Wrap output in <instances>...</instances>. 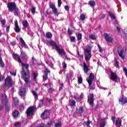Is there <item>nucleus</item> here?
<instances>
[{
	"label": "nucleus",
	"instance_id": "f257e3e1",
	"mask_svg": "<svg viewBox=\"0 0 127 127\" xmlns=\"http://www.w3.org/2000/svg\"><path fill=\"white\" fill-rule=\"evenodd\" d=\"M21 63L22 68L21 75L26 84H27V83L29 82V74L28 73V67H29V65L27 64L22 63V62Z\"/></svg>",
	"mask_w": 127,
	"mask_h": 127
},
{
	"label": "nucleus",
	"instance_id": "f03ea898",
	"mask_svg": "<svg viewBox=\"0 0 127 127\" xmlns=\"http://www.w3.org/2000/svg\"><path fill=\"white\" fill-rule=\"evenodd\" d=\"M49 44L52 46L53 48H54L56 51H57L58 53H59V55L62 56V55H66V52L63 49H60V48L56 45V42L54 41H51L49 42Z\"/></svg>",
	"mask_w": 127,
	"mask_h": 127
},
{
	"label": "nucleus",
	"instance_id": "7ed1b4c3",
	"mask_svg": "<svg viewBox=\"0 0 127 127\" xmlns=\"http://www.w3.org/2000/svg\"><path fill=\"white\" fill-rule=\"evenodd\" d=\"M88 48L84 50V52L85 60L86 61L87 64L89 66V65H90V64H89V63L88 64V61H89L90 59H91V57H92V55L91 54V49L93 48V47L88 46Z\"/></svg>",
	"mask_w": 127,
	"mask_h": 127
},
{
	"label": "nucleus",
	"instance_id": "20e7f679",
	"mask_svg": "<svg viewBox=\"0 0 127 127\" xmlns=\"http://www.w3.org/2000/svg\"><path fill=\"white\" fill-rule=\"evenodd\" d=\"M94 79H95V77H94V74L93 73H90L89 77L86 78V81L89 84V88L90 89H93V87H92V83L93 81H94Z\"/></svg>",
	"mask_w": 127,
	"mask_h": 127
},
{
	"label": "nucleus",
	"instance_id": "39448f33",
	"mask_svg": "<svg viewBox=\"0 0 127 127\" xmlns=\"http://www.w3.org/2000/svg\"><path fill=\"white\" fill-rule=\"evenodd\" d=\"M7 7L8 8L9 11L12 12L14 9L16 8L17 7H16V4H15V2H10V3H8Z\"/></svg>",
	"mask_w": 127,
	"mask_h": 127
},
{
	"label": "nucleus",
	"instance_id": "423d86ee",
	"mask_svg": "<svg viewBox=\"0 0 127 127\" xmlns=\"http://www.w3.org/2000/svg\"><path fill=\"white\" fill-rule=\"evenodd\" d=\"M94 101H95V99H94V94H90L88 96V102L89 105H90V106H91V107L94 106Z\"/></svg>",
	"mask_w": 127,
	"mask_h": 127
},
{
	"label": "nucleus",
	"instance_id": "0eeeda50",
	"mask_svg": "<svg viewBox=\"0 0 127 127\" xmlns=\"http://www.w3.org/2000/svg\"><path fill=\"white\" fill-rule=\"evenodd\" d=\"M5 86H7V87H11V85H12V80L11 79V77L7 76L6 78L5 79Z\"/></svg>",
	"mask_w": 127,
	"mask_h": 127
},
{
	"label": "nucleus",
	"instance_id": "6e6552de",
	"mask_svg": "<svg viewBox=\"0 0 127 127\" xmlns=\"http://www.w3.org/2000/svg\"><path fill=\"white\" fill-rule=\"evenodd\" d=\"M27 117L32 116L33 113H34V107H29L26 112Z\"/></svg>",
	"mask_w": 127,
	"mask_h": 127
},
{
	"label": "nucleus",
	"instance_id": "1a4fd4ad",
	"mask_svg": "<svg viewBox=\"0 0 127 127\" xmlns=\"http://www.w3.org/2000/svg\"><path fill=\"white\" fill-rule=\"evenodd\" d=\"M119 102L121 105H126V104H127V98L126 96L122 95L119 99Z\"/></svg>",
	"mask_w": 127,
	"mask_h": 127
},
{
	"label": "nucleus",
	"instance_id": "9d476101",
	"mask_svg": "<svg viewBox=\"0 0 127 127\" xmlns=\"http://www.w3.org/2000/svg\"><path fill=\"white\" fill-rule=\"evenodd\" d=\"M49 115H50V113L49 110L45 111L42 115L41 118L43 119V120H45V119H47L49 118Z\"/></svg>",
	"mask_w": 127,
	"mask_h": 127
},
{
	"label": "nucleus",
	"instance_id": "9b49d317",
	"mask_svg": "<svg viewBox=\"0 0 127 127\" xmlns=\"http://www.w3.org/2000/svg\"><path fill=\"white\" fill-rule=\"evenodd\" d=\"M103 35L104 36V38L107 42H113V38L110 37V35L108 33H105Z\"/></svg>",
	"mask_w": 127,
	"mask_h": 127
},
{
	"label": "nucleus",
	"instance_id": "f8f14e48",
	"mask_svg": "<svg viewBox=\"0 0 127 127\" xmlns=\"http://www.w3.org/2000/svg\"><path fill=\"white\" fill-rule=\"evenodd\" d=\"M13 58L18 62V63H21V59H20V56L17 55V54H13Z\"/></svg>",
	"mask_w": 127,
	"mask_h": 127
},
{
	"label": "nucleus",
	"instance_id": "ddd939ff",
	"mask_svg": "<svg viewBox=\"0 0 127 127\" xmlns=\"http://www.w3.org/2000/svg\"><path fill=\"white\" fill-rule=\"evenodd\" d=\"M48 73H50V70L48 69V68H46L44 72V75L43 76V79L45 81H46V80H47V74H48Z\"/></svg>",
	"mask_w": 127,
	"mask_h": 127
},
{
	"label": "nucleus",
	"instance_id": "4468645a",
	"mask_svg": "<svg viewBox=\"0 0 127 127\" xmlns=\"http://www.w3.org/2000/svg\"><path fill=\"white\" fill-rule=\"evenodd\" d=\"M1 101L2 103H4L8 102L6 95H5V94H3L2 95L1 97Z\"/></svg>",
	"mask_w": 127,
	"mask_h": 127
},
{
	"label": "nucleus",
	"instance_id": "2eb2a0df",
	"mask_svg": "<svg viewBox=\"0 0 127 127\" xmlns=\"http://www.w3.org/2000/svg\"><path fill=\"white\" fill-rule=\"evenodd\" d=\"M111 79L113 80V81H114V82H116V81H117V79H118V76H117V74L112 71L111 72Z\"/></svg>",
	"mask_w": 127,
	"mask_h": 127
},
{
	"label": "nucleus",
	"instance_id": "dca6fc26",
	"mask_svg": "<svg viewBox=\"0 0 127 127\" xmlns=\"http://www.w3.org/2000/svg\"><path fill=\"white\" fill-rule=\"evenodd\" d=\"M14 23H15V31H16V32H20V29L18 26V22H17V20H15L14 21Z\"/></svg>",
	"mask_w": 127,
	"mask_h": 127
},
{
	"label": "nucleus",
	"instance_id": "f3484780",
	"mask_svg": "<svg viewBox=\"0 0 127 127\" xmlns=\"http://www.w3.org/2000/svg\"><path fill=\"white\" fill-rule=\"evenodd\" d=\"M5 110L6 112H9L10 111V104H9V103L8 101L7 102H5Z\"/></svg>",
	"mask_w": 127,
	"mask_h": 127
},
{
	"label": "nucleus",
	"instance_id": "a211bd4d",
	"mask_svg": "<svg viewBox=\"0 0 127 127\" xmlns=\"http://www.w3.org/2000/svg\"><path fill=\"white\" fill-rule=\"evenodd\" d=\"M20 41L21 43V47H24V48H27V45H26L25 42H24V40H23L22 38H20Z\"/></svg>",
	"mask_w": 127,
	"mask_h": 127
},
{
	"label": "nucleus",
	"instance_id": "6ab92c4d",
	"mask_svg": "<svg viewBox=\"0 0 127 127\" xmlns=\"http://www.w3.org/2000/svg\"><path fill=\"white\" fill-rule=\"evenodd\" d=\"M76 112L78 114H83L84 113V109L83 106H80L78 108H76Z\"/></svg>",
	"mask_w": 127,
	"mask_h": 127
},
{
	"label": "nucleus",
	"instance_id": "aec40b11",
	"mask_svg": "<svg viewBox=\"0 0 127 127\" xmlns=\"http://www.w3.org/2000/svg\"><path fill=\"white\" fill-rule=\"evenodd\" d=\"M83 70L85 74H87L89 71V67L85 63H83Z\"/></svg>",
	"mask_w": 127,
	"mask_h": 127
},
{
	"label": "nucleus",
	"instance_id": "412c9836",
	"mask_svg": "<svg viewBox=\"0 0 127 127\" xmlns=\"http://www.w3.org/2000/svg\"><path fill=\"white\" fill-rule=\"evenodd\" d=\"M116 125L117 127H120L122 126V120L120 118L116 119Z\"/></svg>",
	"mask_w": 127,
	"mask_h": 127
},
{
	"label": "nucleus",
	"instance_id": "4be33fe9",
	"mask_svg": "<svg viewBox=\"0 0 127 127\" xmlns=\"http://www.w3.org/2000/svg\"><path fill=\"white\" fill-rule=\"evenodd\" d=\"M13 10H14V14L16 16H18V15H19V14H20V12L19 11V9H18V8H17V7L16 8H15Z\"/></svg>",
	"mask_w": 127,
	"mask_h": 127
},
{
	"label": "nucleus",
	"instance_id": "5701e85b",
	"mask_svg": "<svg viewBox=\"0 0 127 127\" xmlns=\"http://www.w3.org/2000/svg\"><path fill=\"white\" fill-rule=\"evenodd\" d=\"M83 98H84V93H81L79 98H77L75 96L74 97V99H75V100H76L77 102H79L81 101V100H82V99H83Z\"/></svg>",
	"mask_w": 127,
	"mask_h": 127
},
{
	"label": "nucleus",
	"instance_id": "b1692460",
	"mask_svg": "<svg viewBox=\"0 0 127 127\" xmlns=\"http://www.w3.org/2000/svg\"><path fill=\"white\" fill-rule=\"evenodd\" d=\"M119 55L120 57H121L123 59L125 58V57H124V54L125 53V51L124 50H121L120 51L118 52Z\"/></svg>",
	"mask_w": 127,
	"mask_h": 127
},
{
	"label": "nucleus",
	"instance_id": "393cba45",
	"mask_svg": "<svg viewBox=\"0 0 127 127\" xmlns=\"http://www.w3.org/2000/svg\"><path fill=\"white\" fill-rule=\"evenodd\" d=\"M53 35H52V33L51 32H48L46 34V38H48V39H51L52 38V36Z\"/></svg>",
	"mask_w": 127,
	"mask_h": 127
},
{
	"label": "nucleus",
	"instance_id": "a878e982",
	"mask_svg": "<svg viewBox=\"0 0 127 127\" xmlns=\"http://www.w3.org/2000/svg\"><path fill=\"white\" fill-rule=\"evenodd\" d=\"M12 115L14 118H17L19 115V112H18V111L15 110L13 112Z\"/></svg>",
	"mask_w": 127,
	"mask_h": 127
},
{
	"label": "nucleus",
	"instance_id": "bb28decb",
	"mask_svg": "<svg viewBox=\"0 0 127 127\" xmlns=\"http://www.w3.org/2000/svg\"><path fill=\"white\" fill-rule=\"evenodd\" d=\"M69 106L71 107H76V101L75 100H69Z\"/></svg>",
	"mask_w": 127,
	"mask_h": 127
},
{
	"label": "nucleus",
	"instance_id": "cd10ccee",
	"mask_svg": "<svg viewBox=\"0 0 127 127\" xmlns=\"http://www.w3.org/2000/svg\"><path fill=\"white\" fill-rule=\"evenodd\" d=\"M100 127H105L106 126V120L102 119L100 124Z\"/></svg>",
	"mask_w": 127,
	"mask_h": 127
},
{
	"label": "nucleus",
	"instance_id": "c85d7f7f",
	"mask_svg": "<svg viewBox=\"0 0 127 127\" xmlns=\"http://www.w3.org/2000/svg\"><path fill=\"white\" fill-rule=\"evenodd\" d=\"M88 4H89L90 6H92V7H94V6L96 5V2L94 0H91L88 2Z\"/></svg>",
	"mask_w": 127,
	"mask_h": 127
},
{
	"label": "nucleus",
	"instance_id": "c756f323",
	"mask_svg": "<svg viewBox=\"0 0 127 127\" xmlns=\"http://www.w3.org/2000/svg\"><path fill=\"white\" fill-rule=\"evenodd\" d=\"M25 93V89L24 88H21L19 90V94L20 96H23Z\"/></svg>",
	"mask_w": 127,
	"mask_h": 127
},
{
	"label": "nucleus",
	"instance_id": "7c9ffc66",
	"mask_svg": "<svg viewBox=\"0 0 127 127\" xmlns=\"http://www.w3.org/2000/svg\"><path fill=\"white\" fill-rule=\"evenodd\" d=\"M13 104L15 106H17V105H18V99H17V98L15 97L13 98Z\"/></svg>",
	"mask_w": 127,
	"mask_h": 127
},
{
	"label": "nucleus",
	"instance_id": "2f4dec72",
	"mask_svg": "<svg viewBox=\"0 0 127 127\" xmlns=\"http://www.w3.org/2000/svg\"><path fill=\"white\" fill-rule=\"evenodd\" d=\"M76 37L78 41L82 40V34L81 33L76 34Z\"/></svg>",
	"mask_w": 127,
	"mask_h": 127
},
{
	"label": "nucleus",
	"instance_id": "473e14b6",
	"mask_svg": "<svg viewBox=\"0 0 127 127\" xmlns=\"http://www.w3.org/2000/svg\"><path fill=\"white\" fill-rule=\"evenodd\" d=\"M22 24L24 27H27L28 26V22H27V20H25L22 22Z\"/></svg>",
	"mask_w": 127,
	"mask_h": 127
},
{
	"label": "nucleus",
	"instance_id": "72a5a7b5",
	"mask_svg": "<svg viewBox=\"0 0 127 127\" xmlns=\"http://www.w3.org/2000/svg\"><path fill=\"white\" fill-rule=\"evenodd\" d=\"M83 82V78H82V76H78V84H82Z\"/></svg>",
	"mask_w": 127,
	"mask_h": 127
},
{
	"label": "nucleus",
	"instance_id": "f704fd0d",
	"mask_svg": "<svg viewBox=\"0 0 127 127\" xmlns=\"http://www.w3.org/2000/svg\"><path fill=\"white\" fill-rule=\"evenodd\" d=\"M52 10H53V12L54 13V14L55 15H57V16H58V14L57 13L58 12L57 8L56 7L54 8V9H52Z\"/></svg>",
	"mask_w": 127,
	"mask_h": 127
},
{
	"label": "nucleus",
	"instance_id": "c9c22d12",
	"mask_svg": "<svg viewBox=\"0 0 127 127\" xmlns=\"http://www.w3.org/2000/svg\"><path fill=\"white\" fill-rule=\"evenodd\" d=\"M109 14L111 17L112 19H116V16H115V15H114L113 13L109 12Z\"/></svg>",
	"mask_w": 127,
	"mask_h": 127
},
{
	"label": "nucleus",
	"instance_id": "e433bc0d",
	"mask_svg": "<svg viewBox=\"0 0 127 127\" xmlns=\"http://www.w3.org/2000/svg\"><path fill=\"white\" fill-rule=\"evenodd\" d=\"M32 93L33 96H34L35 99H37V98L38 97V94H37V93H36L35 91L33 90L32 91Z\"/></svg>",
	"mask_w": 127,
	"mask_h": 127
},
{
	"label": "nucleus",
	"instance_id": "4c0bfd02",
	"mask_svg": "<svg viewBox=\"0 0 127 127\" xmlns=\"http://www.w3.org/2000/svg\"><path fill=\"white\" fill-rule=\"evenodd\" d=\"M33 75H34V81H36V80L37 79V76H38V73H37V72H34Z\"/></svg>",
	"mask_w": 127,
	"mask_h": 127
},
{
	"label": "nucleus",
	"instance_id": "58836bf2",
	"mask_svg": "<svg viewBox=\"0 0 127 127\" xmlns=\"http://www.w3.org/2000/svg\"><path fill=\"white\" fill-rule=\"evenodd\" d=\"M0 65L1 67H3V66H4V64L3 63V62H2V60L1 59V57H0Z\"/></svg>",
	"mask_w": 127,
	"mask_h": 127
},
{
	"label": "nucleus",
	"instance_id": "ea45409f",
	"mask_svg": "<svg viewBox=\"0 0 127 127\" xmlns=\"http://www.w3.org/2000/svg\"><path fill=\"white\" fill-rule=\"evenodd\" d=\"M50 7L52 8V9H53L55 8L56 7H55V4H54L53 3L51 2L50 3Z\"/></svg>",
	"mask_w": 127,
	"mask_h": 127
},
{
	"label": "nucleus",
	"instance_id": "a19ab883",
	"mask_svg": "<svg viewBox=\"0 0 127 127\" xmlns=\"http://www.w3.org/2000/svg\"><path fill=\"white\" fill-rule=\"evenodd\" d=\"M62 126L61 122H58L55 124V127H61Z\"/></svg>",
	"mask_w": 127,
	"mask_h": 127
},
{
	"label": "nucleus",
	"instance_id": "79ce46f5",
	"mask_svg": "<svg viewBox=\"0 0 127 127\" xmlns=\"http://www.w3.org/2000/svg\"><path fill=\"white\" fill-rule=\"evenodd\" d=\"M85 18H86V15L84 14L80 15V19L83 21V20H85Z\"/></svg>",
	"mask_w": 127,
	"mask_h": 127
},
{
	"label": "nucleus",
	"instance_id": "37998d69",
	"mask_svg": "<svg viewBox=\"0 0 127 127\" xmlns=\"http://www.w3.org/2000/svg\"><path fill=\"white\" fill-rule=\"evenodd\" d=\"M70 40L71 42H75V40H76V38L74 36H71L70 37Z\"/></svg>",
	"mask_w": 127,
	"mask_h": 127
},
{
	"label": "nucleus",
	"instance_id": "c03bdc74",
	"mask_svg": "<svg viewBox=\"0 0 127 127\" xmlns=\"http://www.w3.org/2000/svg\"><path fill=\"white\" fill-rule=\"evenodd\" d=\"M62 65L64 69H66V68H67V64L65 63V62L63 63Z\"/></svg>",
	"mask_w": 127,
	"mask_h": 127
},
{
	"label": "nucleus",
	"instance_id": "a18cd8bd",
	"mask_svg": "<svg viewBox=\"0 0 127 127\" xmlns=\"http://www.w3.org/2000/svg\"><path fill=\"white\" fill-rule=\"evenodd\" d=\"M5 22H6V21H5V20H4V19L1 20L0 21V23L2 24V26H4V25H5Z\"/></svg>",
	"mask_w": 127,
	"mask_h": 127
},
{
	"label": "nucleus",
	"instance_id": "49530a36",
	"mask_svg": "<svg viewBox=\"0 0 127 127\" xmlns=\"http://www.w3.org/2000/svg\"><path fill=\"white\" fill-rule=\"evenodd\" d=\"M58 3L59 7H60L61 4H62V1L61 0H58Z\"/></svg>",
	"mask_w": 127,
	"mask_h": 127
},
{
	"label": "nucleus",
	"instance_id": "de8ad7c7",
	"mask_svg": "<svg viewBox=\"0 0 127 127\" xmlns=\"http://www.w3.org/2000/svg\"><path fill=\"white\" fill-rule=\"evenodd\" d=\"M89 38L91 39H93V40L96 39V36H95V35H90L89 36Z\"/></svg>",
	"mask_w": 127,
	"mask_h": 127
},
{
	"label": "nucleus",
	"instance_id": "09e8293b",
	"mask_svg": "<svg viewBox=\"0 0 127 127\" xmlns=\"http://www.w3.org/2000/svg\"><path fill=\"white\" fill-rule=\"evenodd\" d=\"M15 127H20V122H17L15 124Z\"/></svg>",
	"mask_w": 127,
	"mask_h": 127
},
{
	"label": "nucleus",
	"instance_id": "8fccbe9b",
	"mask_svg": "<svg viewBox=\"0 0 127 127\" xmlns=\"http://www.w3.org/2000/svg\"><path fill=\"white\" fill-rule=\"evenodd\" d=\"M119 62L116 61L115 62V67H117V68H119Z\"/></svg>",
	"mask_w": 127,
	"mask_h": 127
},
{
	"label": "nucleus",
	"instance_id": "3c124183",
	"mask_svg": "<svg viewBox=\"0 0 127 127\" xmlns=\"http://www.w3.org/2000/svg\"><path fill=\"white\" fill-rule=\"evenodd\" d=\"M32 62L33 63V64H35L36 63V60L34 59V58H32Z\"/></svg>",
	"mask_w": 127,
	"mask_h": 127
},
{
	"label": "nucleus",
	"instance_id": "603ef678",
	"mask_svg": "<svg viewBox=\"0 0 127 127\" xmlns=\"http://www.w3.org/2000/svg\"><path fill=\"white\" fill-rule=\"evenodd\" d=\"M31 12L33 13V14H34L35 13V8L33 7L31 9Z\"/></svg>",
	"mask_w": 127,
	"mask_h": 127
},
{
	"label": "nucleus",
	"instance_id": "864d4df0",
	"mask_svg": "<svg viewBox=\"0 0 127 127\" xmlns=\"http://www.w3.org/2000/svg\"><path fill=\"white\" fill-rule=\"evenodd\" d=\"M98 48H99V51L100 52H102V51H103V49H102V48L100 46L99 44L97 45Z\"/></svg>",
	"mask_w": 127,
	"mask_h": 127
},
{
	"label": "nucleus",
	"instance_id": "5fc2aeb1",
	"mask_svg": "<svg viewBox=\"0 0 127 127\" xmlns=\"http://www.w3.org/2000/svg\"><path fill=\"white\" fill-rule=\"evenodd\" d=\"M64 9L66 10V11H69V6H68V5L65 6Z\"/></svg>",
	"mask_w": 127,
	"mask_h": 127
},
{
	"label": "nucleus",
	"instance_id": "6e6d98bb",
	"mask_svg": "<svg viewBox=\"0 0 127 127\" xmlns=\"http://www.w3.org/2000/svg\"><path fill=\"white\" fill-rule=\"evenodd\" d=\"M4 78L3 76H1L0 73V82H1V81H3Z\"/></svg>",
	"mask_w": 127,
	"mask_h": 127
},
{
	"label": "nucleus",
	"instance_id": "4d7b16f0",
	"mask_svg": "<svg viewBox=\"0 0 127 127\" xmlns=\"http://www.w3.org/2000/svg\"><path fill=\"white\" fill-rule=\"evenodd\" d=\"M20 110H21V111H23V110H24V106H23V105H20Z\"/></svg>",
	"mask_w": 127,
	"mask_h": 127
},
{
	"label": "nucleus",
	"instance_id": "13d9d810",
	"mask_svg": "<svg viewBox=\"0 0 127 127\" xmlns=\"http://www.w3.org/2000/svg\"><path fill=\"white\" fill-rule=\"evenodd\" d=\"M90 124H91V122L90 121H87L86 122V126L87 127H89V126H90Z\"/></svg>",
	"mask_w": 127,
	"mask_h": 127
},
{
	"label": "nucleus",
	"instance_id": "bf43d9fd",
	"mask_svg": "<svg viewBox=\"0 0 127 127\" xmlns=\"http://www.w3.org/2000/svg\"><path fill=\"white\" fill-rule=\"evenodd\" d=\"M63 87H64V84L63 83H61V86L60 87V90H62V89H63Z\"/></svg>",
	"mask_w": 127,
	"mask_h": 127
},
{
	"label": "nucleus",
	"instance_id": "052dcab7",
	"mask_svg": "<svg viewBox=\"0 0 127 127\" xmlns=\"http://www.w3.org/2000/svg\"><path fill=\"white\" fill-rule=\"evenodd\" d=\"M11 75H12L13 76H16V72H10Z\"/></svg>",
	"mask_w": 127,
	"mask_h": 127
},
{
	"label": "nucleus",
	"instance_id": "680f3d73",
	"mask_svg": "<svg viewBox=\"0 0 127 127\" xmlns=\"http://www.w3.org/2000/svg\"><path fill=\"white\" fill-rule=\"evenodd\" d=\"M21 56H23V57H26V55L25 54V52L21 53Z\"/></svg>",
	"mask_w": 127,
	"mask_h": 127
},
{
	"label": "nucleus",
	"instance_id": "e2e57ef3",
	"mask_svg": "<svg viewBox=\"0 0 127 127\" xmlns=\"http://www.w3.org/2000/svg\"><path fill=\"white\" fill-rule=\"evenodd\" d=\"M52 125V122L51 121H49L48 123V127H50V126H51Z\"/></svg>",
	"mask_w": 127,
	"mask_h": 127
},
{
	"label": "nucleus",
	"instance_id": "0e129e2a",
	"mask_svg": "<svg viewBox=\"0 0 127 127\" xmlns=\"http://www.w3.org/2000/svg\"><path fill=\"white\" fill-rule=\"evenodd\" d=\"M47 101H48V102H49V103H50V102H51V101H52V99H51V98H47Z\"/></svg>",
	"mask_w": 127,
	"mask_h": 127
},
{
	"label": "nucleus",
	"instance_id": "69168bd1",
	"mask_svg": "<svg viewBox=\"0 0 127 127\" xmlns=\"http://www.w3.org/2000/svg\"><path fill=\"white\" fill-rule=\"evenodd\" d=\"M38 127H45L44 124H41V125H39Z\"/></svg>",
	"mask_w": 127,
	"mask_h": 127
},
{
	"label": "nucleus",
	"instance_id": "338daca9",
	"mask_svg": "<svg viewBox=\"0 0 127 127\" xmlns=\"http://www.w3.org/2000/svg\"><path fill=\"white\" fill-rule=\"evenodd\" d=\"M69 34H72V31H71V30H70L69 29H68L67 30Z\"/></svg>",
	"mask_w": 127,
	"mask_h": 127
},
{
	"label": "nucleus",
	"instance_id": "774afa93",
	"mask_svg": "<svg viewBox=\"0 0 127 127\" xmlns=\"http://www.w3.org/2000/svg\"><path fill=\"white\" fill-rule=\"evenodd\" d=\"M6 31H7V32H9V27H6Z\"/></svg>",
	"mask_w": 127,
	"mask_h": 127
}]
</instances>
